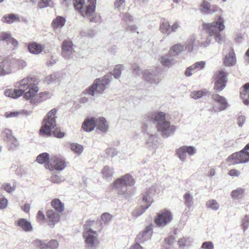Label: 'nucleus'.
I'll use <instances>...</instances> for the list:
<instances>
[{
	"instance_id": "nucleus-1",
	"label": "nucleus",
	"mask_w": 249,
	"mask_h": 249,
	"mask_svg": "<svg viewBox=\"0 0 249 249\" xmlns=\"http://www.w3.org/2000/svg\"><path fill=\"white\" fill-rule=\"evenodd\" d=\"M154 121L156 123V128L158 132L163 137L168 138L175 133L177 127L171 124L170 122L166 118V115L162 112L156 113H150L145 115L143 119L142 131H147L148 124Z\"/></svg>"
},
{
	"instance_id": "nucleus-2",
	"label": "nucleus",
	"mask_w": 249,
	"mask_h": 249,
	"mask_svg": "<svg viewBox=\"0 0 249 249\" xmlns=\"http://www.w3.org/2000/svg\"><path fill=\"white\" fill-rule=\"evenodd\" d=\"M70 0H63V2L68 4ZM96 0H73L75 9L85 18L90 22L98 23L101 21V17L95 12Z\"/></svg>"
},
{
	"instance_id": "nucleus-3",
	"label": "nucleus",
	"mask_w": 249,
	"mask_h": 249,
	"mask_svg": "<svg viewBox=\"0 0 249 249\" xmlns=\"http://www.w3.org/2000/svg\"><path fill=\"white\" fill-rule=\"evenodd\" d=\"M204 29L209 34L207 40L202 42L201 46L206 47L209 45L211 42L214 39L215 42L221 44L223 37L220 32L225 29L224 20L220 16L216 21L211 23H205L203 24Z\"/></svg>"
},
{
	"instance_id": "nucleus-4",
	"label": "nucleus",
	"mask_w": 249,
	"mask_h": 249,
	"mask_svg": "<svg viewBox=\"0 0 249 249\" xmlns=\"http://www.w3.org/2000/svg\"><path fill=\"white\" fill-rule=\"evenodd\" d=\"M56 112L57 110L53 108L50 110L44 118L42 125L40 129V133L41 135L50 136L51 135L52 130L54 129L53 134L54 137L62 138L64 136L65 133L59 130L56 124Z\"/></svg>"
},
{
	"instance_id": "nucleus-5",
	"label": "nucleus",
	"mask_w": 249,
	"mask_h": 249,
	"mask_svg": "<svg viewBox=\"0 0 249 249\" xmlns=\"http://www.w3.org/2000/svg\"><path fill=\"white\" fill-rule=\"evenodd\" d=\"M135 183V181L133 177L129 174H126L113 182V188L119 196L124 198H127L133 194L132 190L128 187L134 186Z\"/></svg>"
},
{
	"instance_id": "nucleus-6",
	"label": "nucleus",
	"mask_w": 249,
	"mask_h": 249,
	"mask_svg": "<svg viewBox=\"0 0 249 249\" xmlns=\"http://www.w3.org/2000/svg\"><path fill=\"white\" fill-rule=\"evenodd\" d=\"M35 82L34 78L28 77L17 82L15 87L18 89V94H20L21 96L23 95L24 98L29 100L32 95L39 90Z\"/></svg>"
},
{
	"instance_id": "nucleus-7",
	"label": "nucleus",
	"mask_w": 249,
	"mask_h": 249,
	"mask_svg": "<svg viewBox=\"0 0 249 249\" xmlns=\"http://www.w3.org/2000/svg\"><path fill=\"white\" fill-rule=\"evenodd\" d=\"M110 82L109 76L106 75L95 80L93 83L87 88L85 92L92 96L102 94L107 89Z\"/></svg>"
},
{
	"instance_id": "nucleus-8",
	"label": "nucleus",
	"mask_w": 249,
	"mask_h": 249,
	"mask_svg": "<svg viewBox=\"0 0 249 249\" xmlns=\"http://www.w3.org/2000/svg\"><path fill=\"white\" fill-rule=\"evenodd\" d=\"M133 71L134 73L142 75L144 80L147 83L150 84H158L160 80V75L158 70H142L139 67L135 66L133 67Z\"/></svg>"
},
{
	"instance_id": "nucleus-9",
	"label": "nucleus",
	"mask_w": 249,
	"mask_h": 249,
	"mask_svg": "<svg viewBox=\"0 0 249 249\" xmlns=\"http://www.w3.org/2000/svg\"><path fill=\"white\" fill-rule=\"evenodd\" d=\"M83 236L86 246L89 249H96L98 247L100 241L96 231L93 230L88 226H85Z\"/></svg>"
},
{
	"instance_id": "nucleus-10",
	"label": "nucleus",
	"mask_w": 249,
	"mask_h": 249,
	"mask_svg": "<svg viewBox=\"0 0 249 249\" xmlns=\"http://www.w3.org/2000/svg\"><path fill=\"white\" fill-rule=\"evenodd\" d=\"M227 161L231 165L248 162L249 161V143L240 151L234 153L229 156Z\"/></svg>"
},
{
	"instance_id": "nucleus-11",
	"label": "nucleus",
	"mask_w": 249,
	"mask_h": 249,
	"mask_svg": "<svg viewBox=\"0 0 249 249\" xmlns=\"http://www.w3.org/2000/svg\"><path fill=\"white\" fill-rule=\"evenodd\" d=\"M194 45L195 38L192 36L187 43H179L172 46L169 50V53H173L174 55H178L186 51L191 52L193 50Z\"/></svg>"
},
{
	"instance_id": "nucleus-12",
	"label": "nucleus",
	"mask_w": 249,
	"mask_h": 249,
	"mask_svg": "<svg viewBox=\"0 0 249 249\" xmlns=\"http://www.w3.org/2000/svg\"><path fill=\"white\" fill-rule=\"evenodd\" d=\"M212 99L215 103L212 107V110L214 112H221L226 110L230 106L227 99L218 94H213Z\"/></svg>"
},
{
	"instance_id": "nucleus-13",
	"label": "nucleus",
	"mask_w": 249,
	"mask_h": 249,
	"mask_svg": "<svg viewBox=\"0 0 249 249\" xmlns=\"http://www.w3.org/2000/svg\"><path fill=\"white\" fill-rule=\"evenodd\" d=\"M228 73L222 70L215 72L213 78L214 79V89L217 91H222L226 87L227 81Z\"/></svg>"
},
{
	"instance_id": "nucleus-14",
	"label": "nucleus",
	"mask_w": 249,
	"mask_h": 249,
	"mask_svg": "<svg viewBox=\"0 0 249 249\" xmlns=\"http://www.w3.org/2000/svg\"><path fill=\"white\" fill-rule=\"evenodd\" d=\"M74 45L70 40H64L61 44L62 55L65 59H71L75 55Z\"/></svg>"
},
{
	"instance_id": "nucleus-15",
	"label": "nucleus",
	"mask_w": 249,
	"mask_h": 249,
	"mask_svg": "<svg viewBox=\"0 0 249 249\" xmlns=\"http://www.w3.org/2000/svg\"><path fill=\"white\" fill-rule=\"evenodd\" d=\"M172 219L171 212L167 210H164L158 214L155 222L158 226L163 227L169 224Z\"/></svg>"
},
{
	"instance_id": "nucleus-16",
	"label": "nucleus",
	"mask_w": 249,
	"mask_h": 249,
	"mask_svg": "<svg viewBox=\"0 0 249 249\" xmlns=\"http://www.w3.org/2000/svg\"><path fill=\"white\" fill-rule=\"evenodd\" d=\"M50 169H55L58 171H62L66 166L64 159L60 156H53L49 160Z\"/></svg>"
},
{
	"instance_id": "nucleus-17",
	"label": "nucleus",
	"mask_w": 249,
	"mask_h": 249,
	"mask_svg": "<svg viewBox=\"0 0 249 249\" xmlns=\"http://www.w3.org/2000/svg\"><path fill=\"white\" fill-rule=\"evenodd\" d=\"M196 153L195 147L193 146H183L178 148L176 151V154L178 158L182 161L186 160L187 155L192 156Z\"/></svg>"
},
{
	"instance_id": "nucleus-18",
	"label": "nucleus",
	"mask_w": 249,
	"mask_h": 249,
	"mask_svg": "<svg viewBox=\"0 0 249 249\" xmlns=\"http://www.w3.org/2000/svg\"><path fill=\"white\" fill-rule=\"evenodd\" d=\"M51 96L52 94L49 92L44 91L38 94H33L29 100L31 104H36L50 99Z\"/></svg>"
},
{
	"instance_id": "nucleus-19",
	"label": "nucleus",
	"mask_w": 249,
	"mask_h": 249,
	"mask_svg": "<svg viewBox=\"0 0 249 249\" xmlns=\"http://www.w3.org/2000/svg\"><path fill=\"white\" fill-rule=\"evenodd\" d=\"M157 184L152 185L148 190H147L142 196V201L146 203V205L150 204V205L153 202V197L157 193Z\"/></svg>"
},
{
	"instance_id": "nucleus-20",
	"label": "nucleus",
	"mask_w": 249,
	"mask_h": 249,
	"mask_svg": "<svg viewBox=\"0 0 249 249\" xmlns=\"http://www.w3.org/2000/svg\"><path fill=\"white\" fill-rule=\"evenodd\" d=\"M153 225L146 226L143 231L140 232L137 237V240L141 242H145L150 239L153 233Z\"/></svg>"
},
{
	"instance_id": "nucleus-21",
	"label": "nucleus",
	"mask_w": 249,
	"mask_h": 249,
	"mask_svg": "<svg viewBox=\"0 0 249 249\" xmlns=\"http://www.w3.org/2000/svg\"><path fill=\"white\" fill-rule=\"evenodd\" d=\"M61 213L53 210H48L46 213L47 217L49 221V225L51 227H53L54 225L60 220Z\"/></svg>"
},
{
	"instance_id": "nucleus-22",
	"label": "nucleus",
	"mask_w": 249,
	"mask_h": 249,
	"mask_svg": "<svg viewBox=\"0 0 249 249\" xmlns=\"http://www.w3.org/2000/svg\"><path fill=\"white\" fill-rule=\"evenodd\" d=\"M205 65V62L204 61H202L196 62L187 68L185 71L186 76H190L193 73L203 69Z\"/></svg>"
},
{
	"instance_id": "nucleus-23",
	"label": "nucleus",
	"mask_w": 249,
	"mask_h": 249,
	"mask_svg": "<svg viewBox=\"0 0 249 249\" xmlns=\"http://www.w3.org/2000/svg\"><path fill=\"white\" fill-rule=\"evenodd\" d=\"M11 72L12 69L10 60L6 59L0 62V76L9 74Z\"/></svg>"
},
{
	"instance_id": "nucleus-24",
	"label": "nucleus",
	"mask_w": 249,
	"mask_h": 249,
	"mask_svg": "<svg viewBox=\"0 0 249 249\" xmlns=\"http://www.w3.org/2000/svg\"><path fill=\"white\" fill-rule=\"evenodd\" d=\"M95 127L101 132L105 133L107 131L108 124L105 118L103 117L95 118Z\"/></svg>"
},
{
	"instance_id": "nucleus-25",
	"label": "nucleus",
	"mask_w": 249,
	"mask_h": 249,
	"mask_svg": "<svg viewBox=\"0 0 249 249\" xmlns=\"http://www.w3.org/2000/svg\"><path fill=\"white\" fill-rule=\"evenodd\" d=\"M16 225L25 231H31L33 228L31 222L24 218H20L15 222Z\"/></svg>"
},
{
	"instance_id": "nucleus-26",
	"label": "nucleus",
	"mask_w": 249,
	"mask_h": 249,
	"mask_svg": "<svg viewBox=\"0 0 249 249\" xmlns=\"http://www.w3.org/2000/svg\"><path fill=\"white\" fill-rule=\"evenodd\" d=\"M95 118H87L82 124L83 129L86 132H91L95 127Z\"/></svg>"
},
{
	"instance_id": "nucleus-27",
	"label": "nucleus",
	"mask_w": 249,
	"mask_h": 249,
	"mask_svg": "<svg viewBox=\"0 0 249 249\" xmlns=\"http://www.w3.org/2000/svg\"><path fill=\"white\" fill-rule=\"evenodd\" d=\"M173 53H169L164 56H162L160 58L161 63L165 67H171L175 64L176 60L174 58Z\"/></svg>"
},
{
	"instance_id": "nucleus-28",
	"label": "nucleus",
	"mask_w": 249,
	"mask_h": 249,
	"mask_svg": "<svg viewBox=\"0 0 249 249\" xmlns=\"http://www.w3.org/2000/svg\"><path fill=\"white\" fill-rule=\"evenodd\" d=\"M240 96L245 105L249 104V83L245 84L241 89Z\"/></svg>"
},
{
	"instance_id": "nucleus-29",
	"label": "nucleus",
	"mask_w": 249,
	"mask_h": 249,
	"mask_svg": "<svg viewBox=\"0 0 249 249\" xmlns=\"http://www.w3.org/2000/svg\"><path fill=\"white\" fill-rule=\"evenodd\" d=\"M236 59L235 54L233 51H230L228 54L225 57L224 63L225 66L230 67L234 65L236 63Z\"/></svg>"
},
{
	"instance_id": "nucleus-30",
	"label": "nucleus",
	"mask_w": 249,
	"mask_h": 249,
	"mask_svg": "<svg viewBox=\"0 0 249 249\" xmlns=\"http://www.w3.org/2000/svg\"><path fill=\"white\" fill-rule=\"evenodd\" d=\"M66 19L61 16H57L52 23V26L54 30L61 29L65 25Z\"/></svg>"
},
{
	"instance_id": "nucleus-31",
	"label": "nucleus",
	"mask_w": 249,
	"mask_h": 249,
	"mask_svg": "<svg viewBox=\"0 0 249 249\" xmlns=\"http://www.w3.org/2000/svg\"><path fill=\"white\" fill-rule=\"evenodd\" d=\"M28 48L31 53L35 54L40 53L43 50L42 46L35 42L30 43Z\"/></svg>"
},
{
	"instance_id": "nucleus-32",
	"label": "nucleus",
	"mask_w": 249,
	"mask_h": 249,
	"mask_svg": "<svg viewBox=\"0 0 249 249\" xmlns=\"http://www.w3.org/2000/svg\"><path fill=\"white\" fill-rule=\"evenodd\" d=\"M51 206L54 211L61 213L64 210V204L59 199H54L51 202Z\"/></svg>"
},
{
	"instance_id": "nucleus-33",
	"label": "nucleus",
	"mask_w": 249,
	"mask_h": 249,
	"mask_svg": "<svg viewBox=\"0 0 249 249\" xmlns=\"http://www.w3.org/2000/svg\"><path fill=\"white\" fill-rule=\"evenodd\" d=\"M148 138L146 140V144L149 147L156 145L158 142V136L157 134H148Z\"/></svg>"
},
{
	"instance_id": "nucleus-34",
	"label": "nucleus",
	"mask_w": 249,
	"mask_h": 249,
	"mask_svg": "<svg viewBox=\"0 0 249 249\" xmlns=\"http://www.w3.org/2000/svg\"><path fill=\"white\" fill-rule=\"evenodd\" d=\"M208 92V91L207 89L195 90L191 92L190 96L191 98L195 100H197L204 96H206Z\"/></svg>"
},
{
	"instance_id": "nucleus-35",
	"label": "nucleus",
	"mask_w": 249,
	"mask_h": 249,
	"mask_svg": "<svg viewBox=\"0 0 249 249\" xmlns=\"http://www.w3.org/2000/svg\"><path fill=\"white\" fill-rule=\"evenodd\" d=\"M103 178L107 179L111 178L114 174L113 168L108 165L105 166L101 171Z\"/></svg>"
},
{
	"instance_id": "nucleus-36",
	"label": "nucleus",
	"mask_w": 249,
	"mask_h": 249,
	"mask_svg": "<svg viewBox=\"0 0 249 249\" xmlns=\"http://www.w3.org/2000/svg\"><path fill=\"white\" fill-rule=\"evenodd\" d=\"M184 204L186 207L190 209L193 205L194 199L192 195L190 192H187L183 196Z\"/></svg>"
},
{
	"instance_id": "nucleus-37",
	"label": "nucleus",
	"mask_w": 249,
	"mask_h": 249,
	"mask_svg": "<svg viewBox=\"0 0 249 249\" xmlns=\"http://www.w3.org/2000/svg\"><path fill=\"white\" fill-rule=\"evenodd\" d=\"M150 206V204L146 206L142 205L140 207L135 209L132 212V215L135 217H137L142 215Z\"/></svg>"
},
{
	"instance_id": "nucleus-38",
	"label": "nucleus",
	"mask_w": 249,
	"mask_h": 249,
	"mask_svg": "<svg viewBox=\"0 0 249 249\" xmlns=\"http://www.w3.org/2000/svg\"><path fill=\"white\" fill-rule=\"evenodd\" d=\"M18 89L15 88V89H8L4 91V95L9 97L17 99L21 96L20 94L18 93Z\"/></svg>"
},
{
	"instance_id": "nucleus-39",
	"label": "nucleus",
	"mask_w": 249,
	"mask_h": 249,
	"mask_svg": "<svg viewBox=\"0 0 249 249\" xmlns=\"http://www.w3.org/2000/svg\"><path fill=\"white\" fill-rule=\"evenodd\" d=\"M244 192L245 190L244 189L242 188H238L231 192V196L233 199H239L243 196Z\"/></svg>"
},
{
	"instance_id": "nucleus-40",
	"label": "nucleus",
	"mask_w": 249,
	"mask_h": 249,
	"mask_svg": "<svg viewBox=\"0 0 249 249\" xmlns=\"http://www.w3.org/2000/svg\"><path fill=\"white\" fill-rule=\"evenodd\" d=\"M60 78V74L58 73H54L47 76L45 78V81L48 84H51L58 81Z\"/></svg>"
},
{
	"instance_id": "nucleus-41",
	"label": "nucleus",
	"mask_w": 249,
	"mask_h": 249,
	"mask_svg": "<svg viewBox=\"0 0 249 249\" xmlns=\"http://www.w3.org/2000/svg\"><path fill=\"white\" fill-rule=\"evenodd\" d=\"M211 5L209 2L203 0L200 5L201 12L205 14H211Z\"/></svg>"
},
{
	"instance_id": "nucleus-42",
	"label": "nucleus",
	"mask_w": 249,
	"mask_h": 249,
	"mask_svg": "<svg viewBox=\"0 0 249 249\" xmlns=\"http://www.w3.org/2000/svg\"><path fill=\"white\" fill-rule=\"evenodd\" d=\"M161 32L165 34L169 35L171 33L170 25L168 21H163L160 25Z\"/></svg>"
},
{
	"instance_id": "nucleus-43",
	"label": "nucleus",
	"mask_w": 249,
	"mask_h": 249,
	"mask_svg": "<svg viewBox=\"0 0 249 249\" xmlns=\"http://www.w3.org/2000/svg\"><path fill=\"white\" fill-rule=\"evenodd\" d=\"M7 143L9 146V150L12 151L17 150L19 145L18 140L15 137L7 141Z\"/></svg>"
},
{
	"instance_id": "nucleus-44",
	"label": "nucleus",
	"mask_w": 249,
	"mask_h": 249,
	"mask_svg": "<svg viewBox=\"0 0 249 249\" xmlns=\"http://www.w3.org/2000/svg\"><path fill=\"white\" fill-rule=\"evenodd\" d=\"M207 208L211 209L213 211H217L219 208V204L214 199H210L208 200L206 204Z\"/></svg>"
},
{
	"instance_id": "nucleus-45",
	"label": "nucleus",
	"mask_w": 249,
	"mask_h": 249,
	"mask_svg": "<svg viewBox=\"0 0 249 249\" xmlns=\"http://www.w3.org/2000/svg\"><path fill=\"white\" fill-rule=\"evenodd\" d=\"M49 155L47 153H43L39 154L36 158V161L40 164H43L46 162H49Z\"/></svg>"
},
{
	"instance_id": "nucleus-46",
	"label": "nucleus",
	"mask_w": 249,
	"mask_h": 249,
	"mask_svg": "<svg viewBox=\"0 0 249 249\" xmlns=\"http://www.w3.org/2000/svg\"><path fill=\"white\" fill-rule=\"evenodd\" d=\"M71 150L77 155H80L83 151V146L76 143H72L71 145Z\"/></svg>"
},
{
	"instance_id": "nucleus-47",
	"label": "nucleus",
	"mask_w": 249,
	"mask_h": 249,
	"mask_svg": "<svg viewBox=\"0 0 249 249\" xmlns=\"http://www.w3.org/2000/svg\"><path fill=\"white\" fill-rule=\"evenodd\" d=\"M124 69V66L121 65H116L112 71V74L115 78H118L120 77L122 71Z\"/></svg>"
},
{
	"instance_id": "nucleus-48",
	"label": "nucleus",
	"mask_w": 249,
	"mask_h": 249,
	"mask_svg": "<svg viewBox=\"0 0 249 249\" xmlns=\"http://www.w3.org/2000/svg\"><path fill=\"white\" fill-rule=\"evenodd\" d=\"M2 134L3 137L4 138V141H6V142L9 140H10V139H12V138H14L12 135V131L8 129H5L2 131Z\"/></svg>"
},
{
	"instance_id": "nucleus-49",
	"label": "nucleus",
	"mask_w": 249,
	"mask_h": 249,
	"mask_svg": "<svg viewBox=\"0 0 249 249\" xmlns=\"http://www.w3.org/2000/svg\"><path fill=\"white\" fill-rule=\"evenodd\" d=\"M125 0H116L114 3L115 9L119 11L123 10L124 9Z\"/></svg>"
},
{
	"instance_id": "nucleus-50",
	"label": "nucleus",
	"mask_w": 249,
	"mask_h": 249,
	"mask_svg": "<svg viewBox=\"0 0 249 249\" xmlns=\"http://www.w3.org/2000/svg\"><path fill=\"white\" fill-rule=\"evenodd\" d=\"M34 244L39 249H48V243H46L44 241L36 239L35 241Z\"/></svg>"
},
{
	"instance_id": "nucleus-51",
	"label": "nucleus",
	"mask_w": 249,
	"mask_h": 249,
	"mask_svg": "<svg viewBox=\"0 0 249 249\" xmlns=\"http://www.w3.org/2000/svg\"><path fill=\"white\" fill-rule=\"evenodd\" d=\"M16 18V17L15 15L10 14L7 16H5L3 17L1 20L3 22L10 24L13 23L15 21Z\"/></svg>"
},
{
	"instance_id": "nucleus-52",
	"label": "nucleus",
	"mask_w": 249,
	"mask_h": 249,
	"mask_svg": "<svg viewBox=\"0 0 249 249\" xmlns=\"http://www.w3.org/2000/svg\"><path fill=\"white\" fill-rule=\"evenodd\" d=\"M101 218L104 224H108L111 220L112 216L109 213H105L101 215Z\"/></svg>"
},
{
	"instance_id": "nucleus-53",
	"label": "nucleus",
	"mask_w": 249,
	"mask_h": 249,
	"mask_svg": "<svg viewBox=\"0 0 249 249\" xmlns=\"http://www.w3.org/2000/svg\"><path fill=\"white\" fill-rule=\"evenodd\" d=\"M50 180L51 182H52L53 183H60L61 182L64 181L65 179L63 178V177H62L61 176H59L57 175H53L51 178Z\"/></svg>"
},
{
	"instance_id": "nucleus-54",
	"label": "nucleus",
	"mask_w": 249,
	"mask_h": 249,
	"mask_svg": "<svg viewBox=\"0 0 249 249\" xmlns=\"http://www.w3.org/2000/svg\"><path fill=\"white\" fill-rule=\"evenodd\" d=\"M106 154L109 157H113L118 154V151L114 148H108L106 150Z\"/></svg>"
},
{
	"instance_id": "nucleus-55",
	"label": "nucleus",
	"mask_w": 249,
	"mask_h": 249,
	"mask_svg": "<svg viewBox=\"0 0 249 249\" xmlns=\"http://www.w3.org/2000/svg\"><path fill=\"white\" fill-rule=\"evenodd\" d=\"M58 246V242L56 240H52L48 242V249H56Z\"/></svg>"
},
{
	"instance_id": "nucleus-56",
	"label": "nucleus",
	"mask_w": 249,
	"mask_h": 249,
	"mask_svg": "<svg viewBox=\"0 0 249 249\" xmlns=\"http://www.w3.org/2000/svg\"><path fill=\"white\" fill-rule=\"evenodd\" d=\"M81 35L84 37H92L94 36V32L92 30H84L81 32Z\"/></svg>"
},
{
	"instance_id": "nucleus-57",
	"label": "nucleus",
	"mask_w": 249,
	"mask_h": 249,
	"mask_svg": "<svg viewBox=\"0 0 249 249\" xmlns=\"http://www.w3.org/2000/svg\"><path fill=\"white\" fill-rule=\"evenodd\" d=\"M52 0H40L38 6L40 8H45L50 5Z\"/></svg>"
},
{
	"instance_id": "nucleus-58",
	"label": "nucleus",
	"mask_w": 249,
	"mask_h": 249,
	"mask_svg": "<svg viewBox=\"0 0 249 249\" xmlns=\"http://www.w3.org/2000/svg\"><path fill=\"white\" fill-rule=\"evenodd\" d=\"M202 249H214L213 243L210 241L204 242L201 246Z\"/></svg>"
},
{
	"instance_id": "nucleus-59",
	"label": "nucleus",
	"mask_w": 249,
	"mask_h": 249,
	"mask_svg": "<svg viewBox=\"0 0 249 249\" xmlns=\"http://www.w3.org/2000/svg\"><path fill=\"white\" fill-rule=\"evenodd\" d=\"M133 20V17L128 13L124 14L123 17V21L125 23L132 21Z\"/></svg>"
},
{
	"instance_id": "nucleus-60",
	"label": "nucleus",
	"mask_w": 249,
	"mask_h": 249,
	"mask_svg": "<svg viewBox=\"0 0 249 249\" xmlns=\"http://www.w3.org/2000/svg\"><path fill=\"white\" fill-rule=\"evenodd\" d=\"M228 174L232 177H238L241 175V172L237 169H233L229 171Z\"/></svg>"
},
{
	"instance_id": "nucleus-61",
	"label": "nucleus",
	"mask_w": 249,
	"mask_h": 249,
	"mask_svg": "<svg viewBox=\"0 0 249 249\" xmlns=\"http://www.w3.org/2000/svg\"><path fill=\"white\" fill-rule=\"evenodd\" d=\"M8 205V200L4 197H0V209L5 208Z\"/></svg>"
},
{
	"instance_id": "nucleus-62",
	"label": "nucleus",
	"mask_w": 249,
	"mask_h": 249,
	"mask_svg": "<svg viewBox=\"0 0 249 249\" xmlns=\"http://www.w3.org/2000/svg\"><path fill=\"white\" fill-rule=\"evenodd\" d=\"M11 37V35L8 33L2 32L0 34V41H5L9 39Z\"/></svg>"
},
{
	"instance_id": "nucleus-63",
	"label": "nucleus",
	"mask_w": 249,
	"mask_h": 249,
	"mask_svg": "<svg viewBox=\"0 0 249 249\" xmlns=\"http://www.w3.org/2000/svg\"><path fill=\"white\" fill-rule=\"evenodd\" d=\"M3 188L8 193H10L14 191L15 189L14 188L11 187V185L8 183L4 184L3 185Z\"/></svg>"
},
{
	"instance_id": "nucleus-64",
	"label": "nucleus",
	"mask_w": 249,
	"mask_h": 249,
	"mask_svg": "<svg viewBox=\"0 0 249 249\" xmlns=\"http://www.w3.org/2000/svg\"><path fill=\"white\" fill-rule=\"evenodd\" d=\"M246 120V118L244 116H240L237 118V124L240 127L242 126Z\"/></svg>"
}]
</instances>
